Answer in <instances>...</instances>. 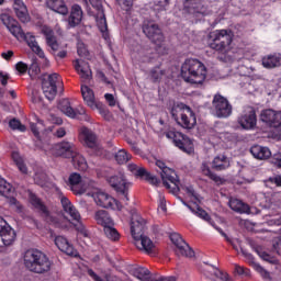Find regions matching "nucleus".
Wrapping results in <instances>:
<instances>
[{
    "label": "nucleus",
    "instance_id": "62",
    "mask_svg": "<svg viewBox=\"0 0 281 281\" xmlns=\"http://www.w3.org/2000/svg\"><path fill=\"white\" fill-rule=\"evenodd\" d=\"M273 249L277 251V254H279V256H281V237H278L274 240Z\"/></svg>",
    "mask_w": 281,
    "mask_h": 281
},
{
    "label": "nucleus",
    "instance_id": "12",
    "mask_svg": "<svg viewBox=\"0 0 281 281\" xmlns=\"http://www.w3.org/2000/svg\"><path fill=\"white\" fill-rule=\"evenodd\" d=\"M42 34H44L46 38V45L50 48L52 54L56 56V58H67V44L60 45L54 35V30L48 26L42 27Z\"/></svg>",
    "mask_w": 281,
    "mask_h": 281
},
{
    "label": "nucleus",
    "instance_id": "56",
    "mask_svg": "<svg viewBox=\"0 0 281 281\" xmlns=\"http://www.w3.org/2000/svg\"><path fill=\"white\" fill-rule=\"evenodd\" d=\"M77 53H78V56H81V58L89 56V50L87 49V46L85 45V43L77 44Z\"/></svg>",
    "mask_w": 281,
    "mask_h": 281
},
{
    "label": "nucleus",
    "instance_id": "31",
    "mask_svg": "<svg viewBox=\"0 0 281 281\" xmlns=\"http://www.w3.org/2000/svg\"><path fill=\"white\" fill-rule=\"evenodd\" d=\"M178 199L179 201H181L184 207H188V210H190L192 214L198 216V218H202V221H206V223H212V218L210 217V214H207L205 210L201 209V206H199L198 204H193L192 206L188 204L186 201H183V199L181 198H178Z\"/></svg>",
    "mask_w": 281,
    "mask_h": 281
},
{
    "label": "nucleus",
    "instance_id": "42",
    "mask_svg": "<svg viewBox=\"0 0 281 281\" xmlns=\"http://www.w3.org/2000/svg\"><path fill=\"white\" fill-rule=\"evenodd\" d=\"M281 65V55H268L262 58V66L266 69H273L280 67Z\"/></svg>",
    "mask_w": 281,
    "mask_h": 281
},
{
    "label": "nucleus",
    "instance_id": "1",
    "mask_svg": "<svg viewBox=\"0 0 281 281\" xmlns=\"http://www.w3.org/2000/svg\"><path fill=\"white\" fill-rule=\"evenodd\" d=\"M0 20L16 41H25L30 49H32L36 56L45 58V52H43V48H41L38 42H36V36L32 33L23 32L21 24H19V22L8 13H2L0 15Z\"/></svg>",
    "mask_w": 281,
    "mask_h": 281
},
{
    "label": "nucleus",
    "instance_id": "54",
    "mask_svg": "<svg viewBox=\"0 0 281 281\" xmlns=\"http://www.w3.org/2000/svg\"><path fill=\"white\" fill-rule=\"evenodd\" d=\"M9 126H10V128H12V131H20V133H25V131H26L25 125H23L21 123V121L16 120V119H12L9 122Z\"/></svg>",
    "mask_w": 281,
    "mask_h": 281
},
{
    "label": "nucleus",
    "instance_id": "25",
    "mask_svg": "<svg viewBox=\"0 0 281 281\" xmlns=\"http://www.w3.org/2000/svg\"><path fill=\"white\" fill-rule=\"evenodd\" d=\"M127 169L130 170V172H132V175H135V177H140L145 181L151 183V186H157L159 183V179L148 172L144 167H138L135 164H130L127 165Z\"/></svg>",
    "mask_w": 281,
    "mask_h": 281
},
{
    "label": "nucleus",
    "instance_id": "8",
    "mask_svg": "<svg viewBox=\"0 0 281 281\" xmlns=\"http://www.w3.org/2000/svg\"><path fill=\"white\" fill-rule=\"evenodd\" d=\"M156 166L161 170L160 177L164 186L167 190H170L171 194L179 192V176L175 170L166 166V162L156 160Z\"/></svg>",
    "mask_w": 281,
    "mask_h": 281
},
{
    "label": "nucleus",
    "instance_id": "32",
    "mask_svg": "<svg viewBox=\"0 0 281 281\" xmlns=\"http://www.w3.org/2000/svg\"><path fill=\"white\" fill-rule=\"evenodd\" d=\"M82 7L79 4H74L71 7L70 15L68 18V24L70 27H76V25H80L82 22Z\"/></svg>",
    "mask_w": 281,
    "mask_h": 281
},
{
    "label": "nucleus",
    "instance_id": "46",
    "mask_svg": "<svg viewBox=\"0 0 281 281\" xmlns=\"http://www.w3.org/2000/svg\"><path fill=\"white\" fill-rule=\"evenodd\" d=\"M132 276L137 278L140 281H149L150 280V271L144 267H135L131 270Z\"/></svg>",
    "mask_w": 281,
    "mask_h": 281
},
{
    "label": "nucleus",
    "instance_id": "27",
    "mask_svg": "<svg viewBox=\"0 0 281 281\" xmlns=\"http://www.w3.org/2000/svg\"><path fill=\"white\" fill-rule=\"evenodd\" d=\"M0 237L3 245L10 247V245H13L16 240V232L5 222V225L0 226Z\"/></svg>",
    "mask_w": 281,
    "mask_h": 281
},
{
    "label": "nucleus",
    "instance_id": "60",
    "mask_svg": "<svg viewBox=\"0 0 281 281\" xmlns=\"http://www.w3.org/2000/svg\"><path fill=\"white\" fill-rule=\"evenodd\" d=\"M92 8H95L98 12L103 11L104 9L102 8V0H89Z\"/></svg>",
    "mask_w": 281,
    "mask_h": 281
},
{
    "label": "nucleus",
    "instance_id": "14",
    "mask_svg": "<svg viewBox=\"0 0 281 281\" xmlns=\"http://www.w3.org/2000/svg\"><path fill=\"white\" fill-rule=\"evenodd\" d=\"M68 186L74 194H85L87 190L95 188V182L89 178H82L79 173H71L68 178Z\"/></svg>",
    "mask_w": 281,
    "mask_h": 281
},
{
    "label": "nucleus",
    "instance_id": "51",
    "mask_svg": "<svg viewBox=\"0 0 281 281\" xmlns=\"http://www.w3.org/2000/svg\"><path fill=\"white\" fill-rule=\"evenodd\" d=\"M114 159L117 164L123 165L127 161H131V154H128L126 149H119L117 153L114 155Z\"/></svg>",
    "mask_w": 281,
    "mask_h": 281
},
{
    "label": "nucleus",
    "instance_id": "9",
    "mask_svg": "<svg viewBox=\"0 0 281 281\" xmlns=\"http://www.w3.org/2000/svg\"><path fill=\"white\" fill-rule=\"evenodd\" d=\"M60 203L66 214H69V216H71L74 221H77V224H75V228L78 234L83 236V238H91V233L87 229V226H85V224L80 222V220L82 218L80 216V212H78L76 206L71 204V201H69V199H67L66 196H61Z\"/></svg>",
    "mask_w": 281,
    "mask_h": 281
},
{
    "label": "nucleus",
    "instance_id": "37",
    "mask_svg": "<svg viewBox=\"0 0 281 281\" xmlns=\"http://www.w3.org/2000/svg\"><path fill=\"white\" fill-rule=\"evenodd\" d=\"M97 26L100 30L103 38L108 41L109 38V25L106 24V15H104L103 11H98L97 13Z\"/></svg>",
    "mask_w": 281,
    "mask_h": 281
},
{
    "label": "nucleus",
    "instance_id": "24",
    "mask_svg": "<svg viewBox=\"0 0 281 281\" xmlns=\"http://www.w3.org/2000/svg\"><path fill=\"white\" fill-rule=\"evenodd\" d=\"M131 56L134 63H150L156 58L155 54H153V50L150 48H144L140 45L135 46V48L131 53Z\"/></svg>",
    "mask_w": 281,
    "mask_h": 281
},
{
    "label": "nucleus",
    "instance_id": "41",
    "mask_svg": "<svg viewBox=\"0 0 281 281\" xmlns=\"http://www.w3.org/2000/svg\"><path fill=\"white\" fill-rule=\"evenodd\" d=\"M244 256H246V258L248 260H251L250 265L252 267V269H255V271H257V273H260L261 278H263V280H271V274L269 273V271H267L265 268H262V266H260V263L254 261V256L249 252H245L243 251Z\"/></svg>",
    "mask_w": 281,
    "mask_h": 281
},
{
    "label": "nucleus",
    "instance_id": "45",
    "mask_svg": "<svg viewBox=\"0 0 281 281\" xmlns=\"http://www.w3.org/2000/svg\"><path fill=\"white\" fill-rule=\"evenodd\" d=\"M70 159H72L74 167L77 170H81L82 172H85V170H87V168H89V166L87 165V159H85V156H82V155H80V153H78V149L76 150V154L72 155V157Z\"/></svg>",
    "mask_w": 281,
    "mask_h": 281
},
{
    "label": "nucleus",
    "instance_id": "28",
    "mask_svg": "<svg viewBox=\"0 0 281 281\" xmlns=\"http://www.w3.org/2000/svg\"><path fill=\"white\" fill-rule=\"evenodd\" d=\"M13 10L21 23H30V12L27 11V5H25V2H23V0H14Z\"/></svg>",
    "mask_w": 281,
    "mask_h": 281
},
{
    "label": "nucleus",
    "instance_id": "2",
    "mask_svg": "<svg viewBox=\"0 0 281 281\" xmlns=\"http://www.w3.org/2000/svg\"><path fill=\"white\" fill-rule=\"evenodd\" d=\"M146 229V220L139 214H133L131 220V234L134 238V245L140 251L155 254V243L148 236L143 235Z\"/></svg>",
    "mask_w": 281,
    "mask_h": 281
},
{
    "label": "nucleus",
    "instance_id": "18",
    "mask_svg": "<svg viewBox=\"0 0 281 281\" xmlns=\"http://www.w3.org/2000/svg\"><path fill=\"white\" fill-rule=\"evenodd\" d=\"M237 122L244 131H254L256 124H258V117L256 116V110L254 108H246L238 116Z\"/></svg>",
    "mask_w": 281,
    "mask_h": 281
},
{
    "label": "nucleus",
    "instance_id": "17",
    "mask_svg": "<svg viewBox=\"0 0 281 281\" xmlns=\"http://www.w3.org/2000/svg\"><path fill=\"white\" fill-rule=\"evenodd\" d=\"M172 245L176 247V255L184 258H194V250L183 240L180 234L171 233L169 236Z\"/></svg>",
    "mask_w": 281,
    "mask_h": 281
},
{
    "label": "nucleus",
    "instance_id": "4",
    "mask_svg": "<svg viewBox=\"0 0 281 281\" xmlns=\"http://www.w3.org/2000/svg\"><path fill=\"white\" fill-rule=\"evenodd\" d=\"M24 266L33 273H47L52 270L49 257L37 249H29L23 256Z\"/></svg>",
    "mask_w": 281,
    "mask_h": 281
},
{
    "label": "nucleus",
    "instance_id": "15",
    "mask_svg": "<svg viewBox=\"0 0 281 281\" xmlns=\"http://www.w3.org/2000/svg\"><path fill=\"white\" fill-rule=\"evenodd\" d=\"M108 183L117 192V194H121L123 196V201H128V190L132 188V183L126 180V177L124 173H119L116 176H112L108 178Z\"/></svg>",
    "mask_w": 281,
    "mask_h": 281
},
{
    "label": "nucleus",
    "instance_id": "61",
    "mask_svg": "<svg viewBox=\"0 0 281 281\" xmlns=\"http://www.w3.org/2000/svg\"><path fill=\"white\" fill-rule=\"evenodd\" d=\"M9 80H10V75L3 74L0 71V83L2 85V87H5Z\"/></svg>",
    "mask_w": 281,
    "mask_h": 281
},
{
    "label": "nucleus",
    "instance_id": "38",
    "mask_svg": "<svg viewBox=\"0 0 281 281\" xmlns=\"http://www.w3.org/2000/svg\"><path fill=\"white\" fill-rule=\"evenodd\" d=\"M81 95L87 106H89L90 109H92V106H95V104L98 103V101H95V94L93 93V90L86 85H81Z\"/></svg>",
    "mask_w": 281,
    "mask_h": 281
},
{
    "label": "nucleus",
    "instance_id": "11",
    "mask_svg": "<svg viewBox=\"0 0 281 281\" xmlns=\"http://www.w3.org/2000/svg\"><path fill=\"white\" fill-rule=\"evenodd\" d=\"M165 135L167 139H171L175 146L182 150V153H187L188 155H192V153H194V143L184 134L175 130H169Z\"/></svg>",
    "mask_w": 281,
    "mask_h": 281
},
{
    "label": "nucleus",
    "instance_id": "39",
    "mask_svg": "<svg viewBox=\"0 0 281 281\" xmlns=\"http://www.w3.org/2000/svg\"><path fill=\"white\" fill-rule=\"evenodd\" d=\"M250 154L255 159H269V157H271V149H269V147L255 145L250 148Z\"/></svg>",
    "mask_w": 281,
    "mask_h": 281
},
{
    "label": "nucleus",
    "instance_id": "5",
    "mask_svg": "<svg viewBox=\"0 0 281 281\" xmlns=\"http://www.w3.org/2000/svg\"><path fill=\"white\" fill-rule=\"evenodd\" d=\"M171 116L178 126L192 131L196 126V114L192 111V108L186 105V103H176L170 110Z\"/></svg>",
    "mask_w": 281,
    "mask_h": 281
},
{
    "label": "nucleus",
    "instance_id": "10",
    "mask_svg": "<svg viewBox=\"0 0 281 281\" xmlns=\"http://www.w3.org/2000/svg\"><path fill=\"white\" fill-rule=\"evenodd\" d=\"M63 77L58 74H52L47 79L42 81V91L47 100H54L56 93L63 91Z\"/></svg>",
    "mask_w": 281,
    "mask_h": 281
},
{
    "label": "nucleus",
    "instance_id": "44",
    "mask_svg": "<svg viewBox=\"0 0 281 281\" xmlns=\"http://www.w3.org/2000/svg\"><path fill=\"white\" fill-rule=\"evenodd\" d=\"M229 166V158H227L225 155L216 156L212 161V168L214 170H227Z\"/></svg>",
    "mask_w": 281,
    "mask_h": 281
},
{
    "label": "nucleus",
    "instance_id": "64",
    "mask_svg": "<svg viewBox=\"0 0 281 281\" xmlns=\"http://www.w3.org/2000/svg\"><path fill=\"white\" fill-rule=\"evenodd\" d=\"M159 210H161V212H167V207H166V199L160 195V202L158 205Z\"/></svg>",
    "mask_w": 281,
    "mask_h": 281
},
{
    "label": "nucleus",
    "instance_id": "6",
    "mask_svg": "<svg viewBox=\"0 0 281 281\" xmlns=\"http://www.w3.org/2000/svg\"><path fill=\"white\" fill-rule=\"evenodd\" d=\"M143 32L147 38L156 45V53L158 56H166V54H168L166 37H164V33H161L159 25L153 21H145L143 24Z\"/></svg>",
    "mask_w": 281,
    "mask_h": 281
},
{
    "label": "nucleus",
    "instance_id": "13",
    "mask_svg": "<svg viewBox=\"0 0 281 281\" xmlns=\"http://www.w3.org/2000/svg\"><path fill=\"white\" fill-rule=\"evenodd\" d=\"M88 196H92L94 203H97L100 207L117 210L119 212L122 210V203L104 191L97 189L95 191L89 192Z\"/></svg>",
    "mask_w": 281,
    "mask_h": 281
},
{
    "label": "nucleus",
    "instance_id": "43",
    "mask_svg": "<svg viewBox=\"0 0 281 281\" xmlns=\"http://www.w3.org/2000/svg\"><path fill=\"white\" fill-rule=\"evenodd\" d=\"M30 203L31 205H33V207H35V210H37V212H41V214H44V216H49V211H47V206H45L43 201H41V199L36 196V194H30Z\"/></svg>",
    "mask_w": 281,
    "mask_h": 281
},
{
    "label": "nucleus",
    "instance_id": "53",
    "mask_svg": "<svg viewBox=\"0 0 281 281\" xmlns=\"http://www.w3.org/2000/svg\"><path fill=\"white\" fill-rule=\"evenodd\" d=\"M164 78V70L161 68L156 67L149 71V79L151 82H159Z\"/></svg>",
    "mask_w": 281,
    "mask_h": 281
},
{
    "label": "nucleus",
    "instance_id": "29",
    "mask_svg": "<svg viewBox=\"0 0 281 281\" xmlns=\"http://www.w3.org/2000/svg\"><path fill=\"white\" fill-rule=\"evenodd\" d=\"M55 245L58 247L59 251H63L67 256H72L74 258H77L78 250L74 248V245L69 244V240H67L64 236H57L55 238Z\"/></svg>",
    "mask_w": 281,
    "mask_h": 281
},
{
    "label": "nucleus",
    "instance_id": "16",
    "mask_svg": "<svg viewBox=\"0 0 281 281\" xmlns=\"http://www.w3.org/2000/svg\"><path fill=\"white\" fill-rule=\"evenodd\" d=\"M108 183L117 192V194H121L123 196V201H128V190L132 188V183L126 180V177L124 173H119L116 176H112L108 178Z\"/></svg>",
    "mask_w": 281,
    "mask_h": 281
},
{
    "label": "nucleus",
    "instance_id": "3",
    "mask_svg": "<svg viewBox=\"0 0 281 281\" xmlns=\"http://www.w3.org/2000/svg\"><path fill=\"white\" fill-rule=\"evenodd\" d=\"M181 77L190 85H203L207 78V68L201 60L190 58L182 64Z\"/></svg>",
    "mask_w": 281,
    "mask_h": 281
},
{
    "label": "nucleus",
    "instance_id": "57",
    "mask_svg": "<svg viewBox=\"0 0 281 281\" xmlns=\"http://www.w3.org/2000/svg\"><path fill=\"white\" fill-rule=\"evenodd\" d=\"M15 70L20 74V76H23V74H27V64L19 61L18 64H15Z\"/></svg>",
    "mask_w": 281,
    "mask_h": 281
},
{
    "label": "nucleus",
    "instance_id": "7",
    "mask_svg": "<svg viewBox=\"0 0 281 281\" xmlns=\"http://www.w3.org/2000/svg\"><path fill=\"white\" fill-rule=\"evenodd\" d=\"M234 41V32L232 30H215L209 34L207 45L215 52H225Z\"/></svg>",
    "mask_w": 281,
    "mask_h": 281
},
{
    "label": "nucleus",
    "instance_id": "30",
    "mask_svg": "<svg viewBox=\"0 0 281 281\" xmlns=\"http://www.w3.org/2000/svg\"><path fill=\"white\" fill-rule=\"evenodd\" d=\"M75 69L77 74H79L81 80H91L92 72H91V67L89 66V63L82 59H76Z\"/></svg>",
    "mask_w": 281,
    "mask_h": 281
},
{
    "label": "nucleus",
    "instance_id": "34",
    "mask_svg": "<svg viewBox=\"0 0 281 281\" xmlns=\"http://www.w3.org/2000/svg\"><path fill=\"white\" fill-rule=\"evenodd\" d=\"M94 221L103 228L109 227V225H113V218H111V215H109V212H106L105 210L95 211Z\"/></svg>",
    "mask_w": 281,
    "mask_h": 281
},
{
    "label": "nucleus",
    "instance_id": "23",
    "mask_svg": "<svg viewBox=\"0 0 281 281\" xmlns=\"http://www.w3.org/2000/svg\"><path fill=\"white\" fill-rule=\"evenodd\" d=\"M58 109L64 113V115H67V117H71V120H76L78 115H87V110L79 105L76 109L71 108V102H69V99H63L58 103Z\"/></svg>",
    "mask_w": 281,
    "mask_h": 281
},
{
    "label": "nucleus",
    "instance_id": "20",
    "mask_svg": "<svg viewBox=\"0 0 281 281\" xmlns=\"http://www.w3.org/2000/svg\"><path fill=\"white\" fill-rule=\"evenodd\" d=\"M78 148L71 142L63 140L53 147V155L55 157H63L64 159H71Z\"/></svg>",
    "mask_w": 281,
    "mask_h": 281
},
{
    "label": "nucleus",
    "instance_id": "33",
    "mask_svg": "<svg viewBox=\"0 0 281 281\" xmlns=\"http://www.w3.org/2000/svg\"><path fill=\"white\" fill-rule=\"evenodd\" d=\"M184 8L189 14H205V7L201 0H186Z\"/></svg>",
    "mask_w": 281,
    "mask_h": 281
},
{
    "label": "nucleus",
    "instance_id": "59",
    "mask_svg": "<svg viewBox=\"0 0 281 281\" xmlns=\"http://www.w3.org/2000/svg\"><path fill=\"white\" fill-rule=\"evenodd\" d=\"M104 98L109 104V106H115V104H117V102L115 101V97H113V94L111 93H105Z\"/></svg>",
    "mask_w": 281,
    "mask_h": 281
},
{
    "label": "nucleus",
    "instance_id": "21",
    "mask_svg": "<svg viewBox=\"0 0 281 281\" xmlns=\"http://www.w3.org/2000/svg\"><path fill=\"white\" fill-rule=\"evenodd\" d=\"M260 120L271 128H281V111L272 109L262 110Z\"/></svg>",
    "mask_w": 281,
    "mask_h": 281
},
{
    "label": "nucleus",
    "instance_id": "22",
    "mask_svg": "<svg viewBox=\"0 0 281 281\" xmlns=\"http://www.w3.org/2000/svg\"><path fill=\"white\" fill-rule=\"evenodd\" d=\"M201 272L209 280L229 281V274H227L226 272L221 271L218 268H216V267H214V266H212L207 262H204L201 266Z\"/></svg>",
    "mask_w": 281,
    "mask_h": 281
},
{
    "label": "nucleus",
    "instance_id": "35",
    "mask_svg": "<svg viewBox=\"0 0 281 281\" xmlns=\"http://www.w3.org/2000/svg\"><path fill=\"white\" fill-rule=\"evenodd\" d=\"M46 4L47 8L53 10V12H57V14H63L64 16L69 14V9L67 8V4H65L64 0H47Z\"/></svg>",
    "mask_w": 281,
    "mask_h": 281
},
{
    "label": "nucleus",
    "instance_id": "48",
    "mask_svg": "<svg viewBox=\"0 0 281 281\" xmlns=\"http://www.w3.org/2000/svg\"><path fill=\"white\" fill-rule=\"evenodd\" d=\"M11 157L15 166H18L20 172H22V175H27V167L25 166V162H23V158L21 157V154H19V151H13L11 154Z\"/></svg>",
    "mask_w": 281,
    "mask_h": 281
},
{
    "label": "nucleus",
    "instance_id": "50",
    "mask_svg": "<svg viewBox=\"0 0 281 281\" xmlns=\"http://www.w3.org/2000/svg\"><path fill=\"white\" fill-rule=\"evenodd\" d=\"M201 170L205 177H210L212 181H215V183H221L223 179L218 177L216 173H213L212 170L210 169V165L207 162H203L201 166Z\"/></svg>",
    "mask_w": 281,
    "mask_h": 281
},
{
    "label": "nucleus",
    "instance_id": "19",
    "mask_svg": "<svg viewBox=\"0 0 281 281\" xmlns=\"http://www.w3.org/2000/svg\"><path fill=\"white\" fill-rule=\"evenodd\" d=\"M213 109L216 117H229V115H232V104L225 97L221 94L214 95Z\"/></svg>",
    "mask_w": 281,
    "mask_h": 281
},
{
    "label": "nucleus",
    "instance_id": "36",
    "mask_svg": "<svg viewBox=\"0 0 281 281\" xmlns=\"http://www.w3.org/2000/svg\"><path fill=\"white\" fill-rule=\"evenodd\" d=\"M46 4L47 8L53 10V12H57V14H63L64 16L69 14V9L67 8V4H65L64 0H47Z\"/></svg>",
    "mask_w": 281,
    "mask_h": 281
},
{
    "label": "nucleus",
    "instance_id": "49",
    "mask_svg": "<svg viewBox=\"0 0 281 281\" xmlns=\"http://www.w3.org/2000/svg\"><path fill=\"white\" fill-rule=\"evenodd\" d=\"M104 234L109 240H112V243H117L120 240V232L113 225H109L104 228Z\"/></svg>",
    "mask_w": 281,
    "mask_h": 281
},
{
    "label": "nucleus",
    "instance_id": "63",
    "mask_svg": "<svg viewBox=\"0 0 281 281\" xmlns=\"http://www.w3.org/2000/svg\"><path fill=\"white\" fill-rule=\"evenodd\" d=\"M12 56H14V52L12 50L1 53V58H3L4 60H10Z\"/></svg>",
    "mask_w": 281,
    "mask_h": 281
},
{
    "label": "nucleus",
    "instance_id": "47",
    "mask_svg": "<svg viewBox=\"0 0 281 281\" xmlns=\"http://www.w3.org/2000/svg\"><path fill=\"white\" fill-rule=\"evenodd\" d=\"M0 194L2 196H12L14 194V187H12L5 179L0 177Z\"/></svg>",
    "mask_w": 281,
    "mask_h": 281
},
{
    "label": "nucleus",
    "instance_id": "58",
    "mask_svg": "<svg viewBox=\"0 0 281 281\" xmlns=\"http://www.w3.org/2000/svg\"><path fill=\"white\" fill-rule=\"evenodd\" d=\"M235 271L236 273H238V276H246V277L251 276V270L245 267L236 266Z\"/></svg>",
    "mask_w": 281,
    "mask_h": 281
},
{
    "label": "nucleus",
    "instance_id": "55",
    "mask_svg": "<svg viewBox=\"0 0 281 281\" xmlns=\"http://www.w3.org/2000/svg\"><path fill=\"white\" fill-rule=\"evenodd\" d=\"M181 190H183L188 194V196H193L194 199H196V194L194 193V189L192 187H183V186H181V182H179L178 192H176L173 194H179V192H181Z\"/></svg>",
    "mask_w": 281,
    "mask_h": 281
},
{
    "label": "nucleus",
    "instance_id": "26",
    "mask_svg": "<svg viewBox=\"0 0 281 281\" xmlns=\"http://www.w3.org/2000/svg\"><path fill=\"white\" fill-rule=\"evenodd\" d=\"M79 142L87 148H98V136L93 131L81 127L79 131Z\"/></svg>",
    "mask_w": 281,
    "mask_h": 281
},
{
    "label": "nucleus",
    "instance_id": "40",
    "mask_svg": "<svg viewBox=\"0 0 281 281\" xmlns=\"http://www.w3.org/2000/svg\"><path fill=\"white\" fill-rule=\"evenodd\" d=\"M228 205L231 210H233V212H237V214H249V205L236 198H232L228 201Z\"/></svg>",
    "mask_w": 281,
    "mask_h": 281
},
{
    "label": "nucleus",
    "instance_id": "52",
    "mask_svg": "<svg viewBox=\"0 0 281 281\" xmlns=\"http://www.w3.org/2000/svg\"><path fill=\"white\" fill-rule=\"evenodd\" d=\"M91 109L92 111H95V110L99 111L100 115H102L104 120H108V121L111 120V112L101 102H97L95 106H92Z\"/></svg>",
    "mask_w": 281,
    "mask_h": 281
}]
</instances>
